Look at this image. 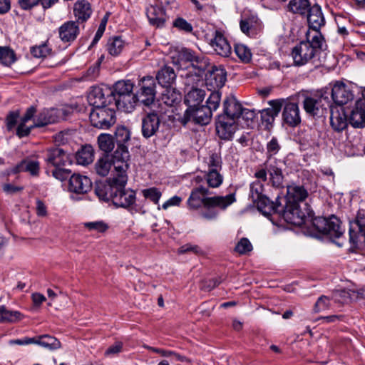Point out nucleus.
<instances>
[{"label": "nucleus", "instance_id": "nucleus-1", "mask_svg": "<svg viewBox=\"0 0 365 365\" xmlns=\"http://www.w3.org/2000/svg\"><path fill=\"white\" fill-rule=\"evenodd\" d=\"M210 194L209 189L202 185L194 187L187 200V207L191 210H201V216L212 220L218 215L217 207L224 210L235 200L233 194L210 197Z\"/></svg>", "mask_w": 365, "mask_h": 365}, {"label": "nucleus", "instance_id": "nucleus-2", "mask_svg": "<svg viewBox=\"0 0 365 365\" xmlns=\"http://www.w3.org/2000/svg\"><path fill=\"white\" fill-rule=\"evenodd\" d=\"M327 47L324 38L320 32L314 33L311 38L302 41L292 51V57L296 66H304L309 63H320L319 54Z\"/></svg>", "mask_w": 365, "mask_h": 365}, {"label": "nucleus", "instance_id": "nucleus-3", "mask_svg": "<svg viewBox=\"0 0 365 365\" xmlns=\"http://www.w3.org/2000/svg\"><path fill=\"white\" fill-rule=\"evenodd\" d=\"M134 83L130 80L116 82L110 91V98L116 108L125 113H131L138 102V96L133 93ZM109 98V96H108Z\"/></svg>", "mask_w": 365, "mask_h": 365}, {"label": "nucleus", "instance_id": "nucleus-4", "mask_svg": "<svg viewBox=\"0 0 365 365\" xmlns=\"http://www.w3.org/2000/svg\"><path fill=\"white\" fill-rule=\"evenodd\" d=\"M283 107L282 117L283 123L288 126L294 128L301 123V115L299 106L297 103L289 101H277L272 104V108H268L262 113V118L268 122L274 120Z\"/></svg>", "mask_w": 365, "mask_h": 365}, {"label": "nucleus", "instance_id": "nucleus-5", "mask_svg": "<svg viewBox=\"0 0 365 365\" xmlns=\"http://www.w3.org/2000/svg\"><path fill=\"white\" fill-rule=\"evenodd\" d=\"M331 103L329 93L327 95V91H324L312 96H304L302 106L309 115L320 118L326 113Z\"/></svg>", "mask_w": 365, "mask_h": 365}, {"label": "nucleus", "instance_id": "nucleus-6", "mask_svg": "<svg viewBox=\"0 0 365 365\" xmlns=\"http://www.w3.org/2000/svg\"><path fill=\"white\" fill-rule=\"evenodd\" d=\"M127 180V175H117L114 174L113 177L110 178L106 182L97 184L96 193L101 200L113 202V197L117 194L118 189H120V185L125 186Z\"/></svg>", "mask_w": 365, "mask_h": 365}, {"label": "nucleus", "instance_id": "nucleus-7", "mask_svg": "<svg viewBox=\"0 0 365 365\" xmlns=\"http://www.w3.org/2000/svg\"><path fill=\"white\" fill-rule=\"evenodd\" d=\"M90 121L93 127L108 129L115 123V112L107 106L92 108L90 111Z\"/></svg>", "mask_w": 365, "mask_h": 365}, {"label": "nucleus", "instance_id": "nucleus-8", "mask_svg": "<svg viewBox=\"0 0 365 365\" xmlns=\"http://www.w3.org/2000/svg\"><path fill=\"white\" fill-rule=\"evenodd\" d=\"M312 224L318 232L329 235L331 238H339L344 232L340 220L334 215L329 218L315 217L312 220Z\"/></svg>", "mask_w": 365, "mask_h": 365}, {"label": "nucleus", "instance_id": "nucleus-9", "mask_svg": "<svg viewBox=\"0 0 365 365\" xmlns=\"http://www.w3.org/2000/svg\"><path fill=\"white\" fill-rule=\"evenodd\" d=\"M312 215L311 210L307 208L302 211L297 203H286L285 207L282 210L284 220L289 224L295 226L303 225L307 217Z\"/></svg>", "mask_w": 365, "mask_h": 365}, {"label": "nucleus", "instance_id": "nucleus-10", "mask_svg": "<svg viewBox=\"0 0 365 365\" xmlns=\"http://www.w3.org/2000/svg\"><path fill=\"white\" fill-rule=\"evenodd\" d=\"M138 86L139 91L136 93L138 101L145 106H150L155 98V79L153 76H144L139 81Z\"/></svg>", "mask_w": 365, "mask_h": 365}, {"label": "nucleus", "instance_id": "nucleus-11", "mask_svg": "<svg viewBox=\"0 0 365 365\" xmlns=\"http://www.w3.org/2000/svg\"><path fill=\"white\" fill-rule=\"evenodd\" d=\"M327 93L331 94L333 102L337 106L346 104L354 98L351 87L342 81H336L333 84L331 91H327Z\"/></svg>", "mask_w": 365, "mask_h": 365}, {"label": "nucleus", "instance_id": "nucleus-12", "mask_svg": "<svg viewBox=\"0 0 365 365\" xmlns=\"http://www.w3.org/2000/svg\"><path fill=\"white\" fill-rule=\"evenodd\" d=\"M265 165L272 185L277 187L282 186L284 180L282 170L285 168V162L275 157H267Z\"/></svg>", "mask_w": 365, "mask_h": 365}, {"label": "nucleus", "instance_id": "nucleus-13", "mask_svg": "<svg viewBox=\"0 0 365 365\" xmlns=\"http://www.w3.org/2000/svg\"><path fill=\"white\" fill-rule=\"evenodd\" d=\"M212 113L210 108L205 106L187 108L185 110L183 118L185 122L192 121L200 125H207L212 118Z\"/></svg>", "mask_w": 365, "mask_h": 365}, {"label": "nucleus", "instance_id": "nucleus-14", "mask_svg": "<svg viewBox=\"0 0 365 365\" xmlns=\"http://www.w3.org/2000/svg\"><path fill=\"white\" fill-rule=\"evenodd\" d=\"M349 241L354 247H358L359 242H365V217L361 211L356 220L350 222Z\"/></svg>", "mask_w": 365, "mask_h": 365}, {"label": "nucleus", "instance_id": "nucleus-15", "mask_svg": "<svg viewBox=\"0 0 365 365\" xmlns=\"http://www.w3.org/2000/svg\"><path fill=\"white\" fill-rule=\"evenodd\" d=\"M237 128V120L227 116L218 115L216 122V131L220 138L225 140H232Z\"/></svg>", "mask_w": 365, "mask_h": 365}, {"label": "nucleus", "instance_id": "nucleus-16", "mask_svg": "<svg viewBox=\"0 0 365 365\" xmlns=\"http://www.w3.org/2000/svg\"><path fill=\"white\" fill-rule=\"evenodd\" d=\"M181 56L185 61H190L192 66L197 70L195 73L196 81H200L204 72L209 66L207 58L195 54L189 48H183L181 50Z\"/></svg>", "mask_w": 365, "mask_h": 365}, {"label": "nucleus", "instance_id": "nucleus-17", "mask_svg": "<svg viewBox=\"0 0 365 365\" xmlns=\"http://www.w3.org/2000/svg\"><path fill=\"white\" fill-rule=\"evenodd\" d=\"M129 157V153L127 146L117 145L113 154L110 156L114 168L115 175H126V170L128 168L127 160Z\"/></svg>", "mask_w": 365, "mask_h": 365}, {"label": "nucleus", "instance_id": "nucleus-18", "mask_svg": "<svg viewBox=\"0 0 365 365\" xmlns=\"http://www.w3.org/2000/svg\"><path fill=\"white\" fill-rule=\"evenodd\" d=\"M71 155L61 148L57 147L47 150L46 162L55 168L71 164Z\"/></svg>", "mask_w": 365, "mask_h": 365}, {"label": "nucleus", "instance_id": "nucleus-19", "mask_svg": "<svg viewBox=\"0 0 365 365\" xmlns=\"http://www.w3.org/2000/svg\"><path fill=\"white\" fill-rule=\"evenodd\" d=\"M330 125L336 132H341L347 128L348 118L344 108L332 103L330 107Z\"/></svg>", "mask_w": 365, "mask_h": 365}, {"label": "nucleus", "instance_id": "nucleus-20", "mask_svg": "<svg viewBox=\"0 0 365 365\" xmlns=\"http://www.w3.org/2000/svg\"><path fill=\"white\" fill-rule=\"evenodd\" d=\"M160 124V116L155 111L148 113L142 119V135L145 138L155 135Z\"/></svg>", "mask_w": 365, "mask_h": 365}, {"label": "nucleus", "instance_id": "nucleus-21", "mask_svg": "<svg viewBox=\"0 0 365 365\" xmlns=\"http://www.w3.org/2000/svg\"><path fill=\"white\" fill-rule=\"evenodd\" d=\"M92 188V182L89 178L80 174L72 175L68 181V190L76 194H86Z\"/></svg>", "mask_w": 365, "mask_h": 365}, {"label": "nucleus", "instance_id": "nucleus-22", "mask_svg": "<svg viewBox=\"0 0 365 365\" xmlns=\"http://www.w3.org/2000/svg\"><path fill=\"white\" fill-rule=\"evenodd\" d=\"M226 80L227 72L222 66H212L205 74L206 83L214 88H222Z\"/></svg>", "mask_w": 365, "mask_h": 365}, {"label": "nucleus", "instance_id": "nucleus-23", "mask_svg": "<svg viewBox=\"0 0 365 365\" xmlns=\"http://www.w3.org/2000/svg\"><path fill=\"white\" fill-rule=\"evenodd\" d=\"M80 33L78 21H68L58 28V36L63 43L74 41Z\"/></svg>", "mask_w": 365, "mask_h": 365}, {"label": "nucleus", "instance_id": "nucleus-24", "mask_svg": "<svg viewBox=\"0 0 365 365\" xmlns=\"http://www.w3.org/2000/svg\"><path fill=\"white\" fill-rule=\"evenodd\" d=\"M349 123L355 128H363L365 126V99L359 98L351 110Z\"/></svg>", "mask_w": 365, "mask_h": 365}, {"label": "nucleus", "instance_id": "nucleus-25", "mask_svg": "<svg viewBox=\"0 0 365 365\" xmlns=\"http://www.w3.org/2000/svg\"><path fill=\"white\" fill-rule=\"evenodd\" d=\"M242 106L240 101L233 96L226 97L223 101V114L222 116H227L237 120L242 112Z\"/></svg>", "mask_w": 365, "mask_h": 365}, {"label": "nucleus", "instance_id": "nucleus-26", "mask_svg": "<svg viewBox=\"0 0 365 365\" xmlns=\"http://www.w3.org/2000/svg\"><path fill=\"white\" fill-rule=\"evenodd\" d=\"M210 45L215 52L220 56L228 57L232 53L231 46L223 34L219 31H215Z\"/></svg>", "mask_w": 365, "mask_h": 365}, {"label": "nucleus", "instance_id": "nucleus-27", "mask_svg": "<svg viewBox=\"0 0 365 365\" xmlns=\"http://www.w3.org/2000/svg\"><path fill=\"white\" fill-rule=\"evenodd\" d=\"M120 186L117 194L113 197V205L116 207L128 208L135 202V192L132 190H125V186Z\"/></svg>", "mask_w": 365, "mask_h": 365}, {"label": "nucleus", "instance_id": "nucleus-28", "mask_svg": "<svg viewBox=\"0 0 365 365\" xmlns=\"http://www.w3.org/2000/svg\"><path fill=\"white\" fill-rule=\"evenodd\" d=\"M308 13L307 21L309 27L315 31V33L319 32V29L325 24L321 7L315 4L309 9Z\"/></svg>", "mask_w": 365, "mask_h": 365}, {"label": "nucleus", "instance_id": "nucleus-29", "mask_svg": "<svg viewBox=\"0 0 365 365\" xmlns=\"http://www.w3.org/2000/svg\"><path fill=\"white\" fill-rule=\"evenodd\" d=\"M146 15L153 26L160 27L165 21V10L162 6L150 5L146 9Z\"/></svg>", "mask_w": 365, "mask_h": 365}, {"label": "nucleus", "instance_id": "nucleus-30", "mask_svg": "<svg viewBox=\"0 0 365 365\" xmlns=\"http://www.w3.org/2000/svg\"><path fill=\"white\" fill-rule=\"evenodd\" d=\"M58 118L56 109H43L34 118V126L43 127L48 124L54 123Z\"/></svg>", "mask_w": 365, "mask_h": 365}, {"label": "nucleus", "instance_id": "nucleus-31", "mask_svg": "<svg viewBox=\"0 0 365 365\" xmlns=\"http://www.w3.org/2000/svg\"><path fill=\"white\" fill-rule=\"evenodd\" d=\"M279 197H277L276 202L270 200L267 196L262 197L259 200H256L253 203L256 205L258 210L264 215H269L273 212H279V210L280 203L278 202Z\"/></svg>", "mask_w": 365, "mask_h": 365}, {"label": "nucleus", "instance_id": "nucleus-32", "mask_svg": "<svg viewBox=\"0 0 365 365\" xmlns=\"http://www.w3.org/2000/svg\"><path fill=\"white\" fill-rule=\"evenodd\" d=\"M308 197V192L302 185H291L287 187V203H299L304 201Z\"/></svg>", "mask_w": 365, "mask_h": 365}, {"label": "nucleus", "instance_id": "nucleus-33", "mask_svg": "<svg viewBox=\"0 0 365 365\" xmlns=\"http://www.w3.org/2000/svg\"><path fill=\"white\" fill-rule=\"evenodd\" d=\"M73 14L78 21H86L92 14L90 4L86 0L77 1L73 7Z\"/></svg>", "mask_w": 365, "mask_h": 365}, {"label": "nucleus", "instance_id": "nucleus-34", "mask_svg": "<svg viewBox=\"0 0 365 365\" xmlns=\"http://www.w3.org/2000/svg\"><path fill=\"white\" fill-rule=\"evenodd\" d=\"M176 78L174 69L170 66H164L158 71L156 75V80L163 87L171 86Z\"/></svg>", "mask_w": 365, "mask_h": 365}, {"label": "nucleus", "instance_id": "nucleus-35", "mask_svg": "<svg viewBox=\"0 0 365 365\" xmlns=\"http://www.w3.org/2000/svg\"><path fill=\"white\" fill-rule=\"evenodd\" d=\"M165 91L161 95V101L168 106H173L181 100V93L179 91L171 86L164 87Z\"/></svg>", "mask_w": 365, "mask_h": 365}, {"label": "nucleus", "instance_id": "nucleus-36", "mask_svg": "<svg viewBox=\"0 0 365 365\" xmlns=\"http://www.w3.org/2000/svg\"><path fill=\"white\" fill-rule=\"evenodd\" d=\"M205 96V91L200 88H192L185 97V103L188 108L199 106Z\"/></svg>", "mask_w": 365, "mask_h": 365}, {"label": "nucleus", "instance_id": "nucleus-37", "mask_svg": "<svg viewBox=\"0 0 365 365\" xmlns=\"http://www.w3.org/2000/svg\"><path fill=\"white\" fill-rule=\"evenodd\" d=\"M76 159L78 164L86 165L93 160V149L91 145H86L82 146L76 154Z\"/></svg>", "mask_w": 365, "mask_h": 365}, {"label": "nucleus", "instance_id": "nucleus-38", "mask_svg": "<svg viewBox=\"0 0 365 365\" xmlns=\"http://www.w3.org/2000/svg\"><path fill=\"white\" fill-rule=\"evenodd\" d=\"M88 100L92 108H96V106H106V99L105 98V93L101 88L94 87L90 91Z\"/></svg>", "mask_w": 365, "mask_h": 365}, {"label": "nucleus", "instance_id": "nucleus-39", "mask_svg": "<svg viewBox=\"0 0 365 365\" xmlns=\"http://www.w3.org/2000/svg\"><path fill=\"white\" fill-rule=\"evenodd\" d=\"M21 319V314L19 311L6 309L4 305L0 306V323H15Z\"/></svg>", "mask_w": 365, "mask_h": 365}, {"label": "nucleus", "instance_id": "nucleus-40", "mask_svg": "<svg viewBox=\"0 0 365 365\" xmlns=\"http://www.w3.org/2000/svg\"><path fill=\"white\" fill-rule=\"evenodd\" d=\"M309 0H291L288 4L289 11L300 15H305L310 9Z\"/></svg>", "mask_w": 365, "mask_h": 365}, {"label": "nucleus", "instance_id": "nucleus-41", "mask_svg": "<svg viewBox=\"0 0 365 365\" xmlns=\"http://www.w3.org/2000/svg\"><path fill=\"white\" fill-rule=\"evenodd\" d=\"M107 50L113 56H118L125 46V42L120 36L110 38L107 43Z\"/></svg>", "mask_w": 365, "mask_h": 365}, {"label": "nucleus", "instance_id": "nucleus-42", "mask_svg": "<svg viewBox=\"0 0 365 365\" xmlns=\"http://www.w3.org/2000/svg\"><path fill=\"white\" fill-rule=\"evenodd\" d=\"M50 350L58 349L61 347V342L55 337L49 335H43L36 339V343Z\"/></svg>", "mask_w": 365, "mask_h": 365}, {"label": "nucleus", "instance_id": "nucleus-43", "mask_svg": "<svg viewBox=\"0 0 365 365\" xmlns=\"http://www.w3.org/2000/svg\"><path fill=\"white\" fill-rule=\"evenodd\" d=\"M257 25L258 19L255 16L242 19L240 23L241 31L248 36H250L255 31Z\"/></svg>", "mask_w": 365, "mask_h": 365}, {"label": "nucleus", "instance_id": "nucleus-44", "mask_svg": "<svg viewBox=\"0 0 365 365\" xmlns=\"http://www.w3.org/2000/svg\"><path fill=\"white\" fill-rule=\"evenodd\" d=\"M112 166L113 163L110 159V156L108 155H106L96 162V170L99 175L106 176Z\"/></svg>", "mask_w": 365, "mask_h": 365}, {"label": "nucleus", "instance_id": "nucleus-45", "mask_svg": "<svg viewBox=\"0 0 365 365\" xmlns=\"http://www.w3.org/2000/svg\"><path fill=\"white\" fill-rule=\"evenodd\" d=\"M203 178H205L210 187H218L223 182V177L220 173V171H214V170L205 172Z\"/></svg>", "mask_w": 365, "mask_h": 365}, {"label": "nucleus", "instance_id": "nucleus-46", "mask_svg": "<svg viewBox=\"0 0 365 365\" xmlns=\"http://www.w3.org/2000/svg\"><path fill=\"white\" fill-rule=\"evenodd\" d=\"M264 185L259 180H255L250 185L249 197L252 202L259 200L260 197L266 196L263 194Z\"/></svg>", "mask_w": 365, "mask_h": 365}, {"label": "nucleus", "instance_id": "nucleus-47", "mask_svg": "<svg viewBox=\"0 0 365 365\" xmlns=\"http://www.w3.org/2000/svg\"><path fill=\"white\" fill-rule=\"evenodd\" d=\"M24 172L29 173L33 177H38L40 173V163L38 160L26 158L23 160Z\"/></svg>", "mask_w": 365, "mask_h": 365}, {"label": "nucleus", "instance_id": "nucleus-48", "mask_svg": "<svg viewBox=\"0 0 365 365\" xmlns=\"http://www.w3.org/2000/svg\"><path fill=\"white\" fill-rule=\"evenodd\" d=\"M115 138L117 145L126 146L125 144L130 138V131L125 126H118L115 133Z\"/></svg>", "mask_w": 365, "mask_h": 365}, {"label": "nucleus", "instance_id": "nucleus-49", "mask_svg": "<svg viewBox=\"0 0 365 365\" xmlns=\"http://www.w3.org/2000/svg\"><path fill=\"white\" fill-rule=\"evenodd\" d=\"M98 143L101 150L105 153H108L114 148L113 138L108 134H101L98 138Z\"/></svg>", "mask_w": 365, "mask_h": 365}, {"label": "nucleus", "instance_id": "nucleus-50", "mask_svg": "<svg viewBox=\"0 0 365 365\" xmlns=\"http://www.w3.org/2000/svg\"><path fill=\"white\" fill-rule=\"evenodd\" d=\"M142 194L145 199L150 200L155 205L159 204V200L162 196L161 191L155 187L143 190Z\"/></svg>", "mask_w": 365, "mask_h": 365}, {"label": "nucleus", "instance_id": "nucleus-51", "mask_svg": "<svg viewBox=\"0 0 365 365\" xmlns=\"http://www.w3.org/2000/svg\"><path fill=\"white\" fill-rule=\"evenodd\" d=\"M235 52L237 57L244 63H248L252 58L250 49L244 44H236Z\"/></svg>", "mask_w": 365, "mask_h": 365}, {"label": "nucleus", "instance_id": "nucleus-52", "mask_svg": "<svg viewBox=\"0 0 365 365\" xmlns=\"http://www.w3.org/2000/svg\"><path fill=\"white\" fill-rule=\"evenodd\" d=\"M16 61L14 52L8 47L0 46V63L9 66Z\"/></svg>", "mask_w": 365, "mask_h": 365}, {"label": "nucleus", "instance_id": "nucleus-53", "mask_svg": "<svg viewBox=\"0 0 365 365\" xmlns=\"http://www.w3.org/2000/svg\"><path fill=\"white\" fill-rule=\"evenodd\" d=\"M351 292L345 289L336 290L332 294L334 302L341 304L349 303L351 301Z\"/></svg>", "mask_w": 365, "mask_h": 365}, {"label": "nucleus", "instance_id": "nucleus-54", "mask_svg": "<svg viewBox=\"0 0 365 365\" xmlns=\"http://www.w3.org/2000/svg\"><path fill=\"white\" fill-rule=\"evenodd\" d=\"M220 100L221 93L220 92H212L206 101V105L205 106L210 108V112L212 113L213 111H215L219 108Z\"/></svg>", "mask_w": 365, "mask_h": 365}, {"label": "nucleus", "instance_id": "nucleus-55", "mask_svg": "<svg viewBox=\"0 0 365 365\" xmlns=\"http://www.w3.org/2000/svg\"><path fill=\"white\" fill-rule=\"evenodd\" d=\"M51 49L46 43H42L31 48V53L35 58H45L49 55Z\"/></svg>", "mask_w": 365, "mask_h": 365}, {"label": "nucleus", "instance_id": "nucleus-56", "mask_svg": "<svg viewBox=\"0 0 365 365\" xmlns=\"http://www.w3.org/2000/svg\"><path fill=\"white\" fill-rule=\"evenodd\" d=\"M235 250L240 255H245L252 250V245L247 238H242L236 245Z\"/></svg>", "mask_w": 365, "mask_h": 365}, {"label": "nucleus", "instance_id": "nucleus-57", "mask_svg": "<svg viewBox=\"0 0 365 365\" xmlns=\"http://www.w3.org/2000/svg\"><path fill=\"white\" fill-rule=\"evenodd\" d=\"M208 170L212 171H220L222 168V160L221 158L217 153H212L208 158L207 161Z\"/></svg>", "mask_w": 365, "mask_h": 365}, {"label": "nucleus", "instance_id": "nucleus-58", "mask_svg": "<svg viewBox=\"0 0 365 365\" xmlns=\"http://www.w3.org/2000/svg\"><path fill=\"white\" fill-rule=\"evenodd\" d=\"M123 350V344L122 341H116L110 345L105 351L104 355L107 357H113L122 352Z\"/></svg>", "mask_w": 365, "mask_h": 365}, {"label": "nucleus", "instance_id": "nucleus-59", "mask_svg": "<svg viewBox=\"0 0 365 365\" xmlns=\"http://www.w3.org/2000/svg\"><path fill=\"white\" fill-rule=\"evenodd\" d=\"M280 149L281 146L277 138L273 137L267 144V157H273V155H276Z\"/></svg>", "mask_w": 365, "mask_h": 365}, {"label": "nucleus", "instance_id": "nucleus-60", "mask_svg": "<svg viewBox=\"0 0 365 365\" xmlns=\"http://www.w3.org/2000/svg\"><path fill=\"white\" fill-rule=\"evenodd\" d=\"M329 307V299L326 296H321L316 302L314 310L315 312H320L328 309Z\"/></svg>", "mask_w": 365, "mask_h": 365}, {"label": "nucleus", "instance_id": "nucleus-61", "mask_svg": "<svg viewBox=\"0 0 365 365\" xmlns=\"http://www.w3.org/2000/svg\"><path fill=\"white\" fill-rule=\"evenodd\" d=\"M84 226L89 230H95L98 232H104L108 228V226L103 221L86 222Z\"/></svg>", "mask_w": 365, "mask_h": 365}, {"label": "nucleus", "instance_id": "nucleus-62", "mask_svg": "<svg viewBox=\"0 0 365 365\" xmlns=\"http://www.w3.org/2000/svg\"><path fill=\"white\" fill-rule=\"evenodd\" d=\"M173 26L179 30L190 33L192 31V25L182 18H177L173 22Z\"/></svg>", "mask_w": 365, "mask_h": 365}, {"label": "nucleus", "instance_id": "nucleus-63", "mask_svg": "<svg viewBox=\"0 0 365 365\" xmlns=\"http://www.w3.org/2000/svg\"><path fill=\"white\" fill-rule=\"evenodd\" d=\"M107 21H108V17L106 16L101 20V23L95 34V36L92 41L91 46H94L95 44H96L98 43V41L100 40V38L102 37V36L105 31V29H106Z\"/></svg>", "mask_w": 365, "mask_h": 365}, {"label": "nucleus", "instance_id": "nucleus-64", "mask_svg": "<svg viewBox=\"0 0 365 365\" xmlns=\"http://www.w3.org/2000/svg\"><path fill=\"white\" fill-rule=\"evenodd\" d=\"M70 134L68 132L61 131L54 136V142L58 146L67 143L70 140Z\"/></svg>", "mask_w": 365, "mask_h": 365}]
</instances>
